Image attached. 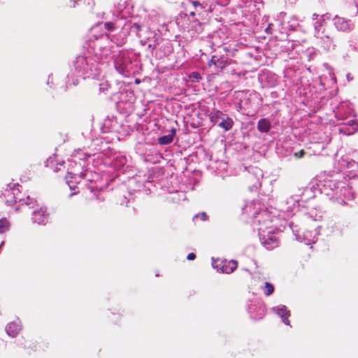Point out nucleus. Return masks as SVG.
<instances>
[{
    "mask_svg": "<svg viewBox=\"0 0 358 358\" xmlns=\"http://www.w3.org/2000/svg\"><path fill=\"white\" fill-rule=\"evenodd\" d=\"M22 329L21 322L19 319L11 322L6 327V331L7 334L12 337H16Z\"/></svg>",
    "mask_w": 358,
    "mask_h": 358,
    "instance_id": "23",
    "label": "nucleus"
},
{
    "mask_svg": "<svg viewBox=\"0 0 358 358\" xmlns=\"http://www.w3.org/2000/svg\"><path fill=\"white\" fill-rule=\"evenodd\" d=\"M71 157V162H74L75 164H76L77 160H86L90 157V155H87V153L84 152L82 150L79 149L78 150H75Z\"/></svg>",
    "mask_w": 358,
    "mask_h": 358,
    "instance_id": "32",
    "label": "nucleus"
},
{
    "mask_svg": "<svg viewBox=\"0 0 358 358\" xmlns=\"http://www.w3.org/2000/svg\"><path fill=\"white\" fill-rule=\"evenodd\" d=\"M212 4L215 3L222 6L228 5L229 0H210Z\"/></svg>",
    "mask_w": 358,
    "mask_h": 358,
    "instance_id": "43",
    "label": "nucleus"
},
{
    "mask_svg": "<svg viewBox=\"0 0 358 358\" xmlns=\"http://www.w3.org/2000/svg\"><path fill=\"white\" fill-rule=\"evenodd\" d=\"M273 313L276 314L282 320V322L288 326H290V321L289 317L290 312L285 305H279L271 308Z\"/></svg>",
    "mask_w": 358,
    "mask_h": 358,
    "instance_id": "21",
    "label": "nucleus"
},
{
    "mask_svg": "<svg viewBox=\"0 0 358 358\" xmlns=\"http://www.w3.org/2000/svg\"><path fill=\"white\" fill-rule=\"evenodd\" d=\"M238 263L234 260L227 261L224 259L223 261V265L222 266V273H231L237 268Z\"/></svg>",
    "mask_w": 358,
    "mask_h": 358,
    "instance_id": "27",
    "label": "nucleus"
},
{
    "mask_svg": "<svg viewBox=\"0 0 358 358\" xmlns=\"http://www.w3.org/2000/svg\"><path fill=\"white\" fill-rule=\"evenodd\" d=\"M99 179L100 176L96 172L90 170L68 171L66 177V183L70 189L75 190L76 188V184H79L83 180L92 192L99 189L98 184Z\"/></svg>",
    "mask_w": 358,
    "mask_h": 358,
    "instance_id": "4",
    "label": "nucleus"
},
{
    "mask_svg": "<svg viewBox=\"0 0 358 358\" xmlns=\"http://www.w3.org/2000/svg\"><path fill=\"white\" fill-rule=\"evenodd\" d=\"M124 5H119L116 8L115 13H117L116 17L113 21L107 22L104 23V27L108 31H114L120 29L122 30V22L124 21V13L125 10L122 9Z\"/></svg>",
    "mask_w": 358,
    "mask_h": 358,
    "instance_id": "12",
    "label": "nucleus"
},
{
    "mask_svg": "<svg viewBox=\"0 0 358 358\" xmlns=\"http://www.w3.org/2000/svg\"><path fill=\"white\" fill-rule=\"evenodd\" d=\"M304 154H305L304 150H300L299 152H296V153L294 154V155H295L297 158H301V157H303Z\"/></svg>",
    "mask_w": 358,
    "mask_h": 358,
    "instance_id": "46",
    "label": "nucleus"
},
{
    "mask_svg": "<svg viewBox=\"0 0 358 358\" xmlns=\"http://www.w3.org/2000/svg\"><path fill=\"white\" fill-rule=\"evenodd\" d=\"M313 20H315V17H317V16H318V15H316V14H313Z\"/></svg>",
    "mask_w": 358,
    "mask_h": 358,
    "instance_id": "53",
    "label": "nucleus"
},
{
    "mask_svg": "<svg viewBox=\"0 0 358 358\" xmlns=\"http://www.w3.org/2000/svg\"><path fill=\"white\" fill-rule=\"evenodd\" d=\"M176 130L172 128L170 130V134L160 136L158 138V143L162 145H165L171 143L173 141V137L176 135Z\"/></svg>",
    "mask_w": 358,
    "mask_h": 358,
    "instance_id": "29",
    "label": "nucleus"
},
{
    "mask_svg": "<svg viewBox=\"0 0 358 358\" xmlns=\"http://www.w3.org/2000/svg\"><path fill=\"white\" fill-rule=\"evenodd\" d=\"M223 261L222 259H214L213 258L212 266L217 271L222 273V266L223 265Z\"/></svg>",
    "mask_w": 358,
    "mask_h": 358,
    "instance_id": "39",
    "label": "nucleus"
},
{
    "mask_svg": "<svg viewBox=\"0 0 358 358\" xmlns=\"http://www.w3.org/2000/svg\"><path fill=\"white\" fill-rule=\"evenodd\" d=\"M324 230L326 231V234L327 235L342 234L341 224H340V222H336L334 220H330L327 221Z\"/></svg>",
    "mask_w": 358,
    "mask_h": 358,
    "instance_id": "25",
    "label": "nucleus"
},
{
    "mask_svg": "<svg viewBox=\"0 0 358 358\" xmlns=\"http://www.w3.org/2000/svg\"><path fill=\"white\" fill-rule=\"evenodd\" d=\"M333 21L336 29L339 31L350 32L355 27L354 23L351 20L338 15L333 18Z\"/></svg>",
    "mask_w": 358,
    "mask_h": 358,
    "instance_id": "17",
    "label": "nucleus"
},
{
    "mask_svg": "<svg viewBox=\"0 0 358 358\" xmlns=\"http://www.w3.org/2000/svg\"><path fill=\"white\" fill-rule=\"evenodd\" d=\"M9 223L5 218L0 219V248L4 243L3 234L5 231L8 230Z\"/></svg>",
    "mask_w": 358,
    "mask_h": 358,
    "instance_id": "35",
    "label": "nucleus"
},
{
    "mask_svg": "<svg viewBox=\"0 0 358 358\" xmlns=\"http://www.w3.org/2000/svg\"><path fill=\"white\" fill-rule=\"evenodd\" d=\"M117 127V122L115 118L106 117L102 126L103 132L108 133L112 132L116 130Z\"/></svg>",
    "mask_w": 358,
    "mask_h": 358,
    "instance_id": "26",
    "label": "nucleus"
},
{
    "mask_svg": "<svg viewBox=\"0 0 358 358\" xmlns=\"http://www.w3.org/2000/svg\"><path fill=\"white\" fill-rule=\"evenodd\" d=\"M196 217H200L202 220H206V217H207V215L206 213L203 212L200 214H197V215H194V219Z\"/></svg>",
    "mask_w": 358,
    "mask_h": 358,
    "instance_id": "45",
    "label": "nucleus"
},
{
    "mask_svg": "<svg viewBox=\"0 0 358 358\" xmlns=\"http://www.w3.org/2000/svg\"><path fill=\"white\" fill-rule=\"evenodd\" d=\"M322 17H321L319 20L316 21L314 23V29H315L314 33H316L317 31H325L324 29H322V23H323L324 20H322Z\"/></svg>",
    "mask_w": 358,
    "mask_h": 358,
    "instance_id": "41",
    "label": "nucleus"
},
{
    "mask_svg": "<svg viewBox=\"0 0 358 358\" xmlns=\"http://www.w3.org/2000/svg\"><path fill=\"white\" fill-rule=\"evenodd\" d=\"M129 200H130V199H127V196H124V198H123L122 201H121V204L122 205H124V204L127 205V203L129 201Z\"/></svg>",
    "mask_w": 358,
    "mask_h": 358,
    "instance_id": "48",
    "label": "nucleus"
},
{
    "mask_svg": "<svg viewBox=\"0 0 358 358\" xmlns=\"http://www.w3.org/2000/svg\"><path fill=\"white\" fill-rule=\"evenodd\" d=\"M220 127L223 128L225 131H229L233 127V121L228 117L222 118L218 123Z\"/></svg>",
    "mask_w": 358,
    "mask_h": 358,
    "instance_id": "37",
    "label": "nucleus"
},
{
    "mask_svg": "<svg viewBox=\"0 0 358 358\" xmlns=\"http://www.w3.org/2000/svg\"><path fill=\"white\" fill-rule=\"evenodd\" d=\"M72 84H73V85H77V84H78V79H76V81L73 80V81H72Z\"/></svg>",
    "mask_w": 358,
    "mask_h": 358,
    "instance_id": "51",
    "label": "nucleus"
},
{
    "mask_svg": "<svg viewBox=\"0 0 358 358\" xmlns=\"http://www.w3.org/2000/svg\"><path fill=\"white\" fill-rule=\"evenodd\" d=\"M285 16L286 13L280 12L276 15L275 18V22L278 24V30L281 33L286 31L285 22H284Z\"/></svg>",
    "mask_w": 358,
    "mask_h": 358,
    "instance_id": "28",
    "label": "nucleus"
},
{
    "mask_svg": "<svg viewBox=\"0 0 358 358\" xmlns=\"http://www.w3.org/2000/svg\"><path fill=\"white\" fill-rule=\"evenodd\" d=\"M255 205L254 201L249 202L245 204L243 208V213L245 214H252L254 217V225L256 229L257 227H263L265 229L273 228V217L267 210H262L260 212H252V207Z\"/></svg>",
    "mask_w": 358,
    "mask_h": 358,
    "instance_id": "7",
    "label": "nucleus"
},
{
    "mask_svg": "<svg viewBox=\"0 0 358 358\" xmlns=\"http://www.w3.org/2000/svg\"><path fill=\"white\" fill-rule=\"evenodd\" d=\"M233 62L234 61L227 55H213L208 62V66L210 67L214 66L215 71H220Z\"/></svg>",
    "mask_w": 358,
    "mask_h": 358,
    "instance_id": "15",
    "label": "nucleus"
},
{
    "mask_svg": "<svg viewBox=\"0 0 358 358\" xmlns=\"http://www.w3.org/2000/svg\"><path fill=\"white\" fill-rule=\"evenodd\" d=\"M191 3L194 8V10L190 12V17L198 16V18L201 21L207 20L208 14L214 9L210 1L209 2L203 1V3L199 1H192Z\"/></svg>",
    "mask_w": 358,
    "mask_h": 358,
    "instance_id": "11",
    "label": "nucleus"
},
{
    "mask_svg": "<svg viewBox=\"0 0 358 358\" xmlns=\"http://www.w3.org/2000/svg\"><path fill=\"white\" fill-rule=\"evenodd\" d=\"M251 170L252 173L249 176L248 180L252 182V185L249 188L250 191H253L261 187L260 180L263 178V173L257 168H252Z\"/></svg>",
    "mask_w": 358,
    "mask_h": 358,
    "instance_id": "20",
    "label": "nucleus"
},
{
    "mask_svg": "<svg viewBox=\"0 0 358 358\" xmlns=\"http://www.w3.org/2000/svg\"><path fill=\"white\" fill-rule=\"evenodd\" d=\"M262 245L267 250H273L279 245V239L275 233V227L265 229L263 227H257Z\"/></svg>",
    "mask_w": 358,
    "mask_h": 358,
    "instance_id": "9",
    "label": "nucleus"
},
{
    "mask_svg": "<svg viewBox=\"0 0 358 358\" xmlns=\"http://www.w3.org/2000/svg\"><path fill=\"white\" fill-rule=\"evenodd\" d=\"M155 47H156V44L149 43L148 45V48L150 49L151 51L153 50Z\"/></svg>",
    "mask_w": 358,
    "mask_h": 358,
    "instance_id": "49",
    "label": "nucleus"
},
{
    "mask_svg": "<svg viewBox=\"0 0 358 358\" xmlns=\"http://www.w3.org/2000/svg\"><path fill=\"white\" fill-rule=\"evenodd\" d=\"M68 80H69L68 82L70 83V76H68Z\"/></svg>",
    "mask_w": 358,
    "mask_h": 358,
    "instance_id": "55",
    "label": "nucleus"
},
{
    "mask_svg": "<svg viewBox=\"0 0 358 358\" xmlns=\"http://www.w3.org/2000/svg\"><path fill=\"white\" fill-rule=\"evenodd\" d=\"M264 76L265 77L267 87H273L277 85L278 78L275 74L268 72L265 73Z\"/></svg>",
    "mask_w": 358,
    "mask_h": 358,
    "instance_id": "34",
    "label": "nucleus"
},
{
    "mask_svg": "<svg viewBox=\"0 0 358 358\" xmlns=\"http://www.w3.org/2000/svg\"><path fill=\"white\" fill-rule=\"evenodd\" d=\"M265 306L258 301H251L248 305V312L254 320H260L265 315Z\"/></svg>",
    "mask_w": 358,
    "mask_h": 358,
    "instance_id": "14",
    "label": "nucleus"
},
{
    "mask_svg": "<svg viewBox=\"0 0 358 358\" xmlns=\"http://www.w3.org/2000/svg\"><path fill=\"white\" fill-rule=\"evenodd\" d=\"M106 62L90 55V52H83L73 62L75 73L78 77L86 78H97L101 72V66Z\"/></svg>",
    "mask_w": 358,
    "mask_h": 358,
    "instance_id": "1",
    "label": "nucleus"
},
{
    "mask_svg": "<svg viewBox=\"0 0 358 358\" xmlns=\"http://www.w3.org/2000/svg\"><path fill=\"white\" fill-rule=\"evenodd\" d=\"M19 187L20 185L17 183L8 184L3 193L5 201L8 206L19 203L15 208L16 210H19L20 206H31L34 203V199L30 198L29 196H27L25 198H18V196L20 194Z\"/></svg>",
    "mask_w": 358,
    "mask_h": 358,
    "instance_id": "6",
    "label": "nucleus"
},
{
    "mask_svg": "<svg viewBox=\"0 0 358 358\" xmlns=\"http://www.w3.org/2000/svg\"><path fill=\"white\" fill-rule=\"evenodd\" d=\"M125 10L124 13V21L122 22V30L120 31L118 36H113L111 39L117 46L123 45L126 43V36L128 34H133L136 36H138L140 31L141 30V26L136 23L132 22L127 20Z\"/></svg>",
    "mask_w": 358,
    "mask_h": 358,
    "instance_id": "8",
    "label": "nucleus"
},
{
    "mask_svg": "<svg viewBox=\"0 0 358 358\" xmlns=\"http://www.w3.org/2000/svg\"><path fill=\"white\" fill-rule=\"evenodd\" d=\"M18 198H24L22 196V193L20 192V194L18 196Z\"/></svg>",
    "mask_w": 358,
    "mask_h": 358,
    "instance_id": "54",
    "label": "nucleus"
},
{
    "mask_svg": "<svg viewBox=\"0 0 358 358\" xmlns=\"http://www.w3.org/2000/svg\"><path fill=\"white\" fill-rule=\"evenodd\" d=\"M293 232L296 239L299 242H304L306 245H310L317 241V233L315 231H307L303 233L302 235H301L299 231H295L294 229Z\"/></svg>",
    "mask_w": 358,
    "mask_h": 358,
    "instance_id": "19",
    "label": "nucleus"
},
{
    "mask_svg": "<svg viewBox=\"0 0 358 358\" xmlns=\"http://www.w3.org/2000/svg\"><path fill=\"white\" fill-rule=\"evenodd\" d=\"M204 23V21L201 22V20L199 18L192 17V20L188 18V22H187L185 25V29L189 33L192 37L201 33L203 30L202 24Z\"/></svg>",
    "mask_w": 358,
    "mask_h": 358,
    "instance_id": "16",
    "label": "nucleus"
},
{
    "mask_svg": "<svg viewBox=\"0 0 358 358\" xmlns=\"http://www.w3.org/2000/svg\"><path fill=\"white\" fill-rule=\"evenodd\" d=\"M189 77L191 82L192 83H198L202 79V77L200 75V73L196 71L191 73Z\"/></svg>",
    "mask_w": 358,
    "mask_h": 358,
    "instance_id": "40",
    "label": "nucleus"
},
{
    "mask_svg": "<svg viewBox=\"0 0 358 358\" xmlns=\"http://www.w3.org/2000/svg\"><path fill=\"white\" fill-rule=\"evenodd\" d=\"M116 71L128 78L138 71V61L134 53L128 50H121L114 59Z\"/></svg>",
    "mask_w": 358,
    "mask_h": 358,
    "instance_id": "5",
    "label": "nucleus"
},
{
    "mask_svg": "<svg viewBox=\"0 0 358 358\" xmlns=\"http://www.w3.org/2000/svg\"><path fill=\"white\" fill-rule=\"evenodd\" d=\"M298 207L299 201L292 196L279 203L280 211L289 214H292Z\"/></svg>",
    "mask_w": 358,
    "mask_h": 358,
    "instance_id": "18",
    "label": "nucleus"
},
{
    "mask_svg": "<svg viewBox=\"0 0 358 358\" xmlns=\"http://www.w3.org/2000/svg\"><path fill=\"white\" fill-rule=\"evenodd\" d=\"M320 191L330 200L341 205L346 203L345 199L350 194V189L344 181L327 180L319 185Z\"/></svg>",
    "mask_w": 358,
    "mask_h": 358,
    "instance_id": "2",
    "label": "nucleus"
},
{
    "mask_svg": "<svg viewBox=\"0 0 358 358\" xmlns=\"http://www.w3.org/2000/svg\"><path fill=\"white\" fill-rule=\"evenodd\" d=\"M108 36L106 34L93 36L84 45L85 52H90V55L103 62L108 63L113 56L110 48L106 46Z\"/></svg>",
    "mask_w": 358,
    "mask_h": 358,
    "instance_id": "3",
    "label": "nucleus"
},
{
    "mask_svg": "<svg viewBox=\"0 0 358 358\" xmlns=\"http://www.w3.org/2000/svg\"><path fill=\"white\" fill-rule=\"evenodd\" d=\"M339 130L346 135L352 134L358 130V122L355 119H350L345 122Z\"/></svg>",
    "mask_w": 358,
    "mask_h": 358,
    "instance_id": "24",
    "label": "nucleus"
},
{
    "mask_svg": "<svg viewBox=\"0 0 358 358\" xmlns=\"http://www.w3.org/2000/svg\"><path fill=\"white\" fill-rule=\"evenodd\" d=\"M346 77H347L348 80H349V81L352 80V77L351 76L350 73H348Z\"/></svg>",
    "mask_w": 358,
    "mask_h": 358,
    "instance_id": "50",
    "label": "nucleus"
},
{
    "mask_svg": "<svg viewBox=\"0 0 358 358\" xmlns=\"http://www.w3.org/2000/svg\"><path fill=\"white\" fill-rule=\"evenodd\" d=\"M315 44L324 52L334 50L336 44L334 38L326 31H317L314 33Z\"/></svg>",
    "mask_w": 358,
    "mask_h": 358,
    "instance_id": "10",
    "label": "nucleus"
},
{
    "mask_svg": "<svg viewBox=\"0 0 358 358\" xmlns=\"http://www.w3.org/2000/svg\"><path fill=\"white\" fill-rule=\"evenodd\" d=\"M49 214L47 213L45 208H41L34 210L32 213V220L34 222L38 224H45L48 222Z\"/></svg>",
    "mask_w": 358,
    "mask_h": 358,
    "instance_id": "22",
    "label": "nucleus"
},
{
    "mask_svg": "<svg viewBox=\"0 0 358 358\" xmlns=\"http://www.w3.org/2000/svg\"><path fill=\"white\" fill-rule=\"evenodd\" d=\"M108 87H109V84L108 83V82H104V83L99 84V90H100V91H101L103 92H105L106 91H107Z\"/></svg>",
    "mask_w": 358,
    "mask_h": 358,
    "instance_id": "44",
    "label": "nucleus"
},
{
    "mask_svg": "<svg viewBox=\"0 0 358 358\" xmlns=\"http://www.w3.org/2000/svg\"><path fill=\"white\" fill-rule=\"evenodd\" d=\"M271 127V122L266 118L260 119L257 128L262 133H267Z\"/></svg>",
    "mask_w": 358,
    "mask_h": 358,
    "instance_id": "31",
    "label": "nucleus"
},
{
    "mask_svg": "<svg viewBox=\"0 0 358 358\" xmlns=\"http://www.w3.org/2000/svg\"><path fill=\"white\" fill-rule=\"evenodd\" d=\"M196 258V255L193 252L188 254L187 259L188 260H194Z\"/></svg>",
    "mask_w": 358,
    "mask_h": 358,
    "instance_id": "47",
    "label": "nucleus"
},
{
    "mask_svg": "<svg viewBox=\"0 0 358 358\" xmlns=\"http://www.w3.org/2000/svg\"><path fill=\"white\" fill-rule=\"evenodd\" d=\"M299 20L295 16H292L290 20L285 23L286 31H294L299 27Z\"/></svg>",
    "mask_w": 358,
    "mask_h": 358,
    "instance_id": "36",
    "label": "nucleus"
},
{
    "mask_svg": "<svg viewBox=\"0 0 358 358\" xmlns=\"http://www.w3.org/2000/svg\"><path fill=\"white\" fill-rule=\"evenodd\" d=\"M224 117L225 115L224 113L216 109H213L209 115L210 122L213 124H218L219 121L222 120Z\"/></svg>",
    "mask_w": 358,
    "mask_h": 358,
    "instance_id": "33",
    "label": "nucleus"
},
{
    "mask_svg": "<svg viewBox=\"0 0 358 358\" xmlns=\"http://www.w3.org/2000/svg\"><path fill=\"white\" fill-rule=\"evenodd\" d=\"M76 194V192H72V193L70 194L69 196L71 197L72 196H73Z\"/></svg>",
    "mask_w": 358,
    "mask_h": 358,
    "instance_id": "52",
    "label": "nucleus"
},
{
    "mask_svg": "<svg viewBox=\"0 0 358 358\" xmlns=\"http://www.w3.org/2000/svg\"><path fill=\"white\" fill-rule=\"evenodd\" d=\"M262 289L266 296H270L274 292V286L268 282L264 283V286Z\"/></svg>",
    "mask_w": 358,
    "mask_h": 358,
    "instance_id": "38",
    "label": "nucleus"
},
{
    "mask_svg": "<svg viewBox=\"0 0 358 358\" xmlns=\"http://www.w3.org/2000/svg\"><path fill=\"white\" fill-rule=\"evenodd\" d=\"M144 186L142 181L138 180L136 178H131L129 180V193L131 195V191H139Z\"/></svg>",
    "mask_w": 358,
    "mask_h": 358,
    "instance_id": "30",
    "label": "nucleus"
},
{
    "mask_svg": "<svg viewBox=\"0 0 358 358\" xmlns=\"http://www.w3.org/2000/svg\"><path fill=\"white\" fill-rule=\"evenodd\" d=\"M105 163L122 172H125L129 167L127 157L120 153L114 155L111 160Z\"/></svg>",
    "mask_w": 358,
    "mask_h": 358,
    "instance_id": "13",
    "label": "nucleus"
},
{
    "mask_svg": "<svg viewBox=\"0 0 358 358\" xmlns=\"http://www.w3.org/2000/svg\"><path fill=\"white\" fill-rule=\"evenodd\" d=\"M273 31H278V24L275 23H269L268 27L266 28V32L268 34H272Z\"/></svg>",
    "mask_w": 358,
    "mask_h": 358,
    "instance_id": "42",
    "label": "nucleus"
}]
</instances>
